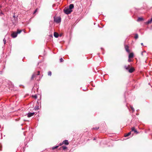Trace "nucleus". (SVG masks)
<instances>
[{"label": "nucleus", "instance_id": "obj_35", "mask_svg": "<svg viewBox=\"0 0 152 152\" xmlns=\"http://www.w3.org/2000/svg\"><path fill=\"white\" fill-rule=\"evenodd\" d=\"M1 7H1V6H0V8Z\"/></svg>", "mask_w": 152, "mask_h": 152}, {"label": "nucleus", "instance_id": "obj_25", "mask_svg": "<svg viewBox=\"0 0 152 152\" xmlns=\"http://www.w3.org/2000/svg\"><path fill=\"white\" fill-rule=\"evenodd\" d=\"M60 62H63L64 60H63L62 58H61L60 59Z\"/></svg>", "mask_w": 152, "mask_h": 152}, {"label": "nucleus", "instance_id": "obj_4", "mask_svg": "<svg viewBox=\"0 0 152 152\" xmlns=\"http://www.w3.org/2000/svg\"><path fill=\"white\" fill-rule=\"evenodd\" d=\"M64 13L66 14H68L70 13L72 11V10H71L69 8L64 9Z\"/></svg>", "mask_w": 152, "mask_h": 152}, {"label": "nucleus", "instance_id": "obj_24", "mask_svg": "<svg viewBox=\"0 0 152 152\" xmlns=\"http://www.w3.org/2000/svg\"><path fill=\"white\" fill-rule=\"evenodd\" d=\"M37 10H38V9L37 8L34 11V13H33V14H35L36 12H37Z\"/></svg>", "mask_w": 152, "mask_h": 152}, {"label": "nucleus", "instance_id": "obj_28", "mask_svg": "<svg viewBox=\"0 0 152 152\" xmlns=\"http://www.w3.org/2000/svg\"><path fill=\"white\" fill-rule=\"evenodd\" d=\"M33 96V97H34V98H35V99L37 98V96L36 95H35L34 96Z\"/></svg>", "mask_w": 152, "mask_h": 152}, {"label": "nucleus", "instance_id": "obj_22", "mask_svg": "<svg viewBox=\"0 0 152 152\" xmlns=\"http://www.w3.org/2000/svg\"><path fill=\"white\" fill-rule=\"evenodd\" d=\"M58 147V146H56L53 147L52 148L53 149H55L57 148Z\"/></svg>", "mask_w": 152, "mask_h": 152}, {"label": "nucleus", "instance_id": "obj_1", "mask_svg": "<svg viewBox=\"0 0 152 152\" xmlns=\"http://www.w3.org/2000/svg\"><path fill=\"white\" fill-rule=\"evenodd\" d=\"M7 87H8V88H9L10 89L12 90V88L14 87V85L11 82L9 81L7 84Z\"/></svg>", "mask_w": 152, "mask_h": 152}, {"label": "nucleus", "instance_id": "obj_30", "mask_svg": "<svg viewBox=\"0 0 152 152\" xmlns=\"http://www.w3.org/2000/svg\"><path fill=\"white\" fill-rule=\"evenodd\" d=\"M3 40L4 42V44H5L6 43V40H5V39H4Z\"/></svg>", "mask_w": 152, "mask_h": 152}, {"label": "nucleus", "instance_id": "obj_18", "mask_svg": "<svg viewBox=\"0 0 152 152\" xmlns=\"http://www.w3.org/2000/svg\"><path fill=\"white\" fill-rule=\"evenodd\" d=\"M61 148L63 149L64 150H65L67 149V147L65 146H62Z\"/></svg>", "mask_w": 152, "mask_h": 152}, {"label": "nucleus", "instance_id": "obj_6", "mask_svg": "<svg viewBox=\"0 0 152 152\" xmlns=\"http://www.w3.org/2000/svg\"><path fill=\"white\" fill-rule=\"evenodd\" d=\"M34 114V113H28L27 116L28 117H30L33 116Z\"/></svg>", "mask_w": 152, "mask_h": 152}, {"label": "nucleus", "instance_id": "obj_31", "mask_svg": "<svg viewBox=\"0 0 152 152\" xmlns=\"http://www.w3.org/2000/svg\"><path fill=\"white\" fill-rule=\"evenodd\" d=\"M64 144L63 143V142H62V143H60V145H63Z\"/></svg>", "mask_w": 152, "mask_h": 152}, {"label": "nucleus", "instance_id": "obj_17", "mask_svg": "<svg viewBox=\"0 0 152 152\" xmlns=\"http://www.w3.org/2000/svg\"><path fill=\"white\" fill-rule=\"evenodd\" d=\"M143 20V19L142 18H141V17H139L138 18L137 21H142Z\"/></svg>", "mask_w": 152, "mask_h": 152}, {"label": "nucleus", "instance_id": "obj_20", "mask_svg": "<svg viewBox=\"0 0 152 152\" xmlns=\"http://www.w3.org/2000/svg\"><path fill=\"white\" fill-rule=\"evenodd\" d=\"M51 71H49L48 73V75L49 76H51Z\"/></svg>", "mask_w": 152, "mask_h": 152}, {"label": "nucleus", "instance_id": "obj_23", "mask_svg": "<svg viewBox=\"0 0 152 152\" xmlns=\"http://www.w3.org/2000/svg\"><path fill=\"white\" fill-rule=\"evenodd\" d=\"M144 53H146V51H144L142 52V53H141L142 55L143 56Z\"/></svg>", "mask_w": 152, "mask_h": 152}, {"label": "nucleus", "instance_id": "obj_7", "mask_svg": "<svg viewBox=\"0 0 152 152\" xmlns=\"http://www.w3.org/2000/svg\"><path fill=\"white\" fill-rule=\"evenodd\" d=\"M125 49L126 51L128 53H129L130 52V51L129 50V46L126 45H125Z\"/></svg>", "mask_w": 152, "mask_h": 152}, {"label": "nucleus", "instance_id": "obj_13", "mask_svg": "<svg viewBox=\"0 0 152 152\" xmlns=\"http://www.w3.org/2000/svg\"><path fill=\"white\" fill-rule=\"evenodd\" d=\"M152 21V18L150 19L146 23L148 24L151 23Z\"/></svg>", "mask_w": 152, "mask_h": 152}, {"label": "nucleus", "instance_id": "obj_27", "mask_svg": "<svg viewBox=\"0 0 152 152\" xmlns=\"http://www.w3.org/2000/svg\"><path fill=\"white\" fill-rule=\"evenodd\" d=\"M131 108L132 109V110L133 112H134V109L133 108V107L132 106H131Z\"/></svg>", "mask_w": 152, "mask_h": 152}, {"label": "nucleus", "instance_id": "obj_15", "mask_svg": "<svg viewBox=\"0 0 152 152\" xmlns=\"http://www.w3.org/2000/svg\"><path fill=\"white\" fill-rule=\"evenodd\" d=\"M131 134V132H129L128 133L125 134L124 135V137H128Z\"/></svg>", "mask_w": 152, "mask_h": 152}, {"label": "nucleus", "instance_id": "obj_19", "mask_svg": "<svg viewBox=\"0 0 152 152\" xmlns=\"http://www.w3.org/2000/svg\"><path fill=\"white\" fill-rule=\"evenodd\" d=\"M21 31H22L21 30H19V29H18L17 32H16L17 33V34H20L21 32Z\"/></svg>", "mask_w": 152, "mask_h": 152}, {"label": "nucleus", "instance_id": "obj_16", "mask_svg": "<svg viewBox=\"0 0 152 152\" xmlns=\"http://www.w3.org/2000/svg\"><path fill=\"white\" fill-rule=\"evenodd\" d=\"M130 66L129 65H128V66H124V67L126 69L128 70L129 69V68H130Z\"/></svg>", "mask_w": 152, "mask_h": 152}, {"label": "nucleus", "instance_id": "obj_10", "mask_svg": "<svg viewBox=\"0 0 152 152\" xmlns=\"http://www.w3.org/2000/svg\"><path fill=\"white\" fill-rule=\"evenodd\" d=\"M134 56V54L132 53H130L129 56V58H131L133 57Z\"/></svg>", "mask_w": 152, "mask_h": 152}, {"label": "nucleus", "instance_id": "obj_5", "mask_svg": "<svg viewBox=\"0 0 152 152\" xmlns=\"http://www.w3.org/2000/svg\"><path fill=\"white\" fill-rule=\"evenodd\" d=\"M17 33L15 32H13L11 34V36L13 38H15L17 36Z\"/></svg>", "mask_w": 152, "mask_h": 152}, {"label": "nucleus", "instance_id": "obj_3", "mask_svg": "<svg viewBox=\"0 0 152 152\" xmlns=\"http://www.w3.org/2000/svg\"><path fill=\"white\" fill-rule=\"evenodd\" d=\"M40 71H38L37 73H34L32 75L31 77V79L33 80L34 78H36L37 76L39 75L40 74Z\"/></svg>", "mask_w": 152, "mask_h": 152}, {"label": "nucleus", "instance_id": "obj_2", "mask_svg": "<svg viewBox=\"0 0 152 152\" xmlns=\"http://www.w3.org/2000/svg\"><path fill=\"white\" fill-rule=\"evenodd\" d=\"M54 21L57 23H59L61 22V18L60 17H54Z\"/></svg>", "mask_w": 152, "mask_h": 152}, {"label": "nucleus", "instance_id": "obj_8", "mask_svg": "<svg viewBox=\"0 0 152 152\" xmlns=\"http://www.w3.org/2000/svg\"><path fill=\"white\" fill-rule=\"evenodd\" d=\"M63 144L66 145H68L69 144V142L68 140H65L63 141Z\"/></svg>", "mask_w": 152, "mask_h": 152}, {"label": "nucleus", "instance_id": "obj_26", "mask_svg": "<svg viewBox=\"0 0 152 152\" xmlns=\"http://www.w3.org/2000/svg\"><path fill=\"white\" fill-rule=\"evenodd\" d=\"M99 129V127L93 128V129H95V130H97Z\"/></svg>", "mask_w": 152, "mask_h": 152}, {"label": "nucleus", "instance_id": "obj_21", "mask_svg": "<svg viewBox=\"0 0 152 152\" xmlns=\"http://www.w3.org/2000/svg\"><path fill=\"white\" fill-rule=\"evenodd\" d=\"M138 34H136L134 37L136 39H137L138 38Z\"/></svg>", "mask_w": 152, "mask_h": 152}, {"label": "nucleus", "instance_id": "obj_29", "mask_svg": "<svg viewBox=\"0 0 152 152\" xmlns=\"http://www.w3.org/2000/svg\"><path fill=\"white\" fill-rule=\"evenodd\" d=\"M130 58H129V59L128 60V61L129 62H131L132 61V60L130 59Z\"/></svg>", "mask_w": 152, "mask_h": 152}, {"label": "nucleus", "instance_id": "obj_11", "mask_svg": "<svg viewBox=\"0 0 152 152\" xmlns=\"http://www.w3.org/2000/svg\"><path fill=\"white\" fill-rule=\"evenodd\" d=\"M134 70V69L133 68H131L129 69V71L130 73H132Z\"/></svg>", "mask_w": 152, "mask_h": 152}, {"label": "nucleus", "instance_id": "obj_33", "mask_svg": "<svg viewBox=\"0 0 152 152\" xmlns=\"http://www.w3.org/2000/svg\"><path fill=\"white\" fill-rule=\"evenodd\" d=\"M141 45H142V46H143V43H141Z\"/></svg>", "mask_w": 152, "mask_h": 152}, {"label": "nucleus", "instance_id": "obj_34", "mask_svg": "<svg viewBox=\"0 0 152 152\" xmlns=\"http://www.w3.org/2000/svg\"><path fill=\"white\" fill-rule=\"evenodd\" d=\"M96 140V139H95V138H94V140Z\"/></svg>", "mask_w": 152, "mask_h": 152}, {"label": "nucleus", "instance_id": "obj_14", "mask_svg": "<svg viewBox=\"0 0 152 152\" xmlns=\"http://www.w3.org/2000/svg\"><path fill=\"white\" fill-rule=\"evenodd\" d=\"M132 131H134L135 133H137V131L135 129L134 127H133L132 128Z\"/></svg>", "mask_w": 152, "mask_h": 152}, {"label": "nucleus", "instance_id": "obj_36", "mask_svg": "<svg viewBox=\"0 0 152 152\" xmlns=\"http://www.w3.org/2000/svg\"><path fill=\"white\" fill-rule=\"evenodd\" d=\"M15 16L14 15L13 16V17H14Z\"/></svg>", "mask_w": 152, "mask_h": 152}, {"label": "nucleus", "instance_id": "obj_9", "mask_svg": "<svg viewBox=\"0 0 152 152\" xmlns=\"http://www.w3.org/2000/svg\"><path fill=\"white\" fill-rule=\"evenodd\" d=\"M74 6L73 4H70L69 6V8L71 10H72V9L74 8Z\"/></svg>", "mask_w": 152, "mask_h": 152}, {"label": "nucleus", "instance_id": "obj_12", "mask_svg": "<svg viewBox=\"0 0 152 152\" xmlns=\"http://www.w3.org/2000/svg\"><path fill=\"white\" fill-rule=\"evenodd\" d=\"M54 36L56 38H58V33L55 32L54 33Z\"/></svg>", "mask_w": 152, "mask_h": 152}, {"label": "nucleus", "instance_id": "obj_32", "mask_svg": "<svg viewBox=\"0 0 152 152\" xmlns=\"http://www.w3.org/2000/svg\"><path fill=\"white\" fill-rule=\"evenodd\" d=\"M0 14H1V15H4V14L3 13V12H1V13H0Z\"/></svg>", "mask_w": 152, "mask_h": 152}]
</instances>
